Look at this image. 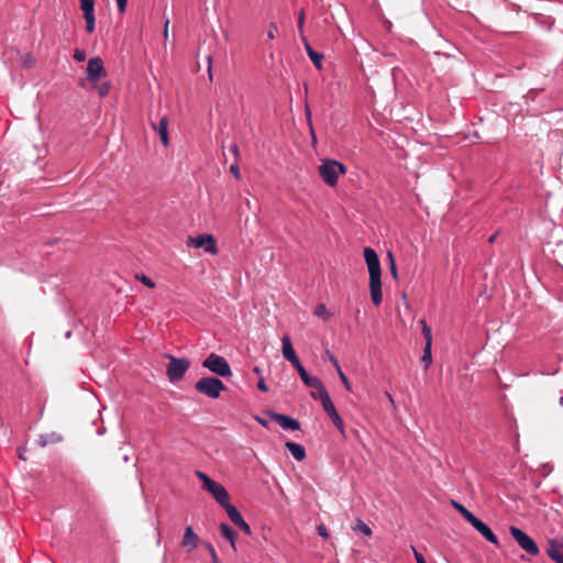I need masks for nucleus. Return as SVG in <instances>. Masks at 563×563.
<instances>
[{"mask_svg":"<svg viewBox=\"0 0 563 563\" xmlns=\"http://www.w3.org/2000/svg\"><path fill=\"white\" fill-rule=\"evenodd\" d=\"M117 1V5H118V10L122 13L125 11L126 9V4H128V1L129 0H115Z\"/></svg>","mask_w":563,"mask_h":563,"instance_id":"nucleus-43","label":"nucleus"},{"mask_svg":"<svg viewBox=\"0 0 563 563\" xmlns=\"http://www.w3.org/2000/svg\"><path fill=\"white\" fill-rule=\"evenodd\" d=\"M256 420H257L262 426H264V427H266V426H267V423H266V421H265V420H263V419H261V418H256Z\"/></svg>","mask_w":563,"mask_h":563,"instance_id":"nucleus-53","label":"nucleus"},{"mask_svg":"<svg viewBox=\"0 0 563 563\" xmlns=\"http://www.w3.org/2000/svg\"><path fill=\"white\" fill-rule=\"evenodd\" d=\"M432 345H424L423 354L421 356V361L424 364L426 368H429V366L432 363V352H431Z\"/></svg>","mask_w":563,"mask_h":563,"instance_id":"nucleus-29","label":"nucleus"},{"mask_svg":"<svg viewBox=\"0 0 563 563\" xmlns=\"http://www.w3.org/2000/svg\"><path fill=\"white\" fill-rule=\"evenodd\" d=\"M153 129L158 133L164 146L168 145V119L163 117L158 123H153Z\"/></svg>","mask_w":563,"mask_h":563,"instance_id":"nucleus-17","label":"nucleus"},{"mask_svg":"<svg viewBox=\"0 0 563 563\" xmlns=\"http://www.w3.org/2000/svg\"><path fill=\"white\" fill-rule=\"evenodd\" d=\"M205 490L210 493L214 500L221 505L225 503L227 499H230L229 494L227 489L219 483L211 479L205 487H202Z\"/></svg>","mask_w":563,"mask_h":563,"instance_id":"nucleus-11","label":"nucleus"},{"mask_svg":"<svg viewBox=\"0 0 563 563\" xmlns=\"http://www.w3.org/2000/svg\"><path fill=\"white\" fill-rule=\"evenodd\" d=\"M470 525L488 542L498 547L499 541L493 530L479 518L475 517Z\"/></svg>","mask_w":563,"mask_h":563,"instance_id":"nucleus-10","label":"nucleus"},{"mask_svg":"<svg viewBox=\"0 0 563 563\" xmlns=\"http://www.w3.org/2000/svg\"><path fill=\"white\" fill-rule=\"evenodd\" d=\"M257 388L262 391H268V387L263 377L260 378V380L257 383Z\"/></svg>","mask_w":563,"mask_h":563,"instance_id":"nucleus-45","label":"nucleus"},{"mask_svg":"<svg viewBox=\"0 0 563 563\" xmlns=\"http://www.w3.org/2000/svg\"><path fill=\"white\" fill-rule=\"evenodd\" d=\"M196 476L202 482V487H205L212 478L209 477L206 473L201 471H196Z\"/></svg>","mask_w":563,"mask_h":563,"instance_id":"nucleus-35","label":"nucleus"},{"mask_svg":"<svg viewBox=\"0 0 563 563\" xmlns=\"http://www.w3.org/2000/svg\"><path fill=\"white\" fill-rule=\"evenodd\" d=\"M318 172L325 185L334 187L339 181V177L346 173V167L335 159H322Z\"/></svg>","mask_w":563,"mask_h":563,"instance_id":"nucleus-2","label":"nucleus"},{"mask_svg":"<svg viewBox=\"0 0 563 563\" xmlns=\"http://www.w3.org/2000/svg\"><path fill=\"white\" fill-rule=\"evenodd\" d=\"M353 530L354 532H360L367 537L372 534V529L361 519L356 520V525L353 527Z\"/></svg>","mask_w":563,"mask_h":563,"instance_id":"nucleus-27","label":"nucleus"},{"mask_svg":"<svg viewBox=\"0 0 563 563\" xmlns=\"http://www.w3.org/2000/svg\"><path fill=\"white\" fill-rule=\"evenodd\" d=\"M560 405L563 407V396L560 397Z\"/></svg>","mask_w":563,"mask_h":563,"instance_id":"nucleus-55","label":"nucleus"},{"mask_svg":"<svg viewBox=\"0 0 563 563\" xmlns=\"http://www.w3.org/2000/svg\"><path fill=\"white\" fill-rule=\"evenodd\" d=\"M230 172L234 175L236 179H241V172L238 164H232L230 166Z\"/></svg>","mask_w":563,"mask_h":563,"instance_id":"nucleus-42","label":"nucleus"},{"mask_svg":"<svg viewBox=\"0 0 563 563\" xmlns=\"http://www.w3.org/2000/svg\"><path fill=\"white\" fill-rule=\"evenodd\" d=\"M98 433H99V434H102V433H103V429H100V430L98 431Z\"/></svg>","mask_w":563,"mask_h":563,"instance_id":"nucleus-57","label":"nucleus"},{"mask_svg":"<svg viewBox=\"0 0 563 563\" xmlns=\"http://www.w3.org/2000/svg\"><path fill=\"white\" fill-rule=\"evenodd\" d=\"M509 532L511 537L515 539L517 544L526 551L528 554L532 556H537L540 553V549L536 541L528 536L525 531L517 528L516 526H510Z\"/></svg>","mask_w":563,"mask_h":563,"instance_id":"nucleus-6","label":"nucleus"},{"mask_svg":"<svg viewBox=\"0 0 563 563\" xmlns=\"http://www.w3.org/2000/svg\"><path fill=\"white\" fill-rule=\"evenodd\" d=\"M317 530H318V533H319L321 537H323V538H328V536H329V534H328V530H327V528H325V526H324V525H319V526L317 527Z\"/></svg>","mask_w":563,"mask_h":563,"instance_id":"nucleus-44","label":"nucleus"},{"mask_svg":"<svg viewBox=\"0 0 563 563\" xmlns=\"http://www.w3.org/2000/svg\"><path fill=\"white\" fill-rule=\"evenodd\" d=\"M210 556H212L213 563H217L218 556L214 548L210 544L209 545Z\"/></svg>","mask_w":563,"mask_h":563,"instance_id":"nucleus-47","label":"nucleus"},{"mask_svg":"<svg viewBox=\"0 0 563 563\" xmlns=\"http://www.w3.org/2000/svg\"><path fill=\"white\" fill-rule=\"evenodd\" d=\"M202 366L220 377L232 376V369L228 361L216 353L209 354L202 362Z\"/></svg>","mask_w":563,"mask_h":563,"instance_id":"nucleus-4","label":"nucleus"},{"mask_svg":"<svg viewBox=\"0 0 563 563\" xmlns=\"http://www.w3.org/2000/svg\"><path fill=\"white\" fill-rule=\"evenodd\" d=\"M310 388L314 389L311 391L310 396L314 400H320L322 406H324L325 401L327 402L331 401L330 395H329L328 390L325 389L321 379H319V384L311 386Z\"/></svg>","mask_w":563,"mask_h":563,"instance_id":"nucleus-16","label":"nucleus"},{"mask_svg":"<svg viewBox=\"0 0 563 563\" xmlns=\"http://www.w3.org/2000/svg\"><path fill=\"white\" fill-rule=\"evenodd\" d=\"M364 260L367 265L369 275V294L375 306H379L383 301L382 292V268L379 257L372 247L364 249Z\"/></svg>","mask_w":563,"mask_h":563,"instance_id":"nucleus-1","label":"nucleus"},{"mask_svg":"<svg viewBox=\"0 0 563 563\" xmlns=\"http://www.w3.org/2000/svg\"><path fill=\"white\" fill-rule=\"evenodd\" d=\"M220 531L223 538L230 541L231 547L235 549V532L228 523L220 525Z\"/></svg>","mask_w":563,"mask_h":563,"instance_id":"nucleus-21","label":"nucleus"},{"mask_svg":"<svg viewBox=\"0 0 563 563\" xmlns=\"http://www.w3.org/2000/svg\"><path fill=\"white\" fill-rule=\"evenodd\" d=\"M187 246H191L195 249L203 247L205 252L211 255H216L218 253L216 240L210 234H199L196 236H189L187 241Z\"/></svg>","mask_w":563,"mask_h":563,"instance_id":"nucleus-7","label":"nucleus"},{"mask_svg":"<svg viewBox=\"0 0 563 563\" xmlns=\"http://www.w3.org/2000/svg\"><path fill=\"white\" fill-rule=\"evenodd\" d=\"M495 240H496V234H493V235H490V236L488 238V242H489V243L495 242Z\"/></svg>","mask_w":563,"mask_h":563,"instance_id":"nucleus-52","label":"nucleus"},{"mask_svg":"<svg viewBox=\"0 0 563 563\" xmlns=\"http://www.w3.org/2000/svg\"><path fill=\"white\" fill-rule=\"evenodd\" d=\"M20 65L24 69H30L35 65V58L32 54L26 53L21 56Z\"/></svg>","mask_w":563,"mask_h":563,"instance_id":"nucleus-26","label":"nucleus"},{"mask_svg":"<svg viewBox=\"0 0 563 563\" xmlns=\"http://www.w3.org/2000/svg\"><path fill=\"white\" fill-rule=\"evenodd\" d=\"M314 314L322 318H328V311L324 305H319L314 309Z\"/></svg>","mask_w":563,"mask_h":563,"instance_id":"nucleus-36","label":"nucleus"},{"mask_svg":"<svg viewBox=\"0 0 563 563\" xmlns=\"http://www.w3.org/2000/svg\"><path fill=\"white\" fill-rule=\"evenodd\" d=\"M548 556L555 563H563V542L552 539L547 548Z\"/></svg>","mask_w":563,"mask_h":563,"instance_id":"nucleus-12","label":"nucleus"},{"mask_svg":"<svg viewBox=\"0 0 563 563\" xmlns=\"http://www.w3.org/2000/svg\"><path fill=\"white\" fill-rule=\"evenodd\" d=\"M168 21L165 22V34L167 35Z\"/></svg>","mask_w":563,"mask_h":563,"instance_id":"nucleus-54","label":"nucleus"},{"mask_svg":"<svg viewBox=\"0 0 563 563\" xmlns=\"http://www.w3.org/2000/svg\"><path fill=\"white\" fill-rule=\"evenodd\" d=\"M387 396H388L389 400H390L391 402H394L391 395L387 394Z\"/></svg>","mask_w":563,"mask_h":563,"instance_id":"nucleus-56","label":"nucleus"},{"mask_svg":"<svg viewBox=\"0 0 563 563\" xmlns=\"http://www.w3.org/2000/svg\"><path fill=\"white\" fill-rule=\"evenodd\" d=\"M452 506L462 515L470 523L476 516L457 501H452Z\"/></svg>","mask_w":563,"mask_h":563,"instance_id":"nucleus-24","label":"nucleus"},{"mask_svg":"<svg viewBox=\"0 0 563 563\" xmlns=\"http://www.w3.org/2000/svg\"><path fill=\"white\" fill-rule=\"evenodd\" d=\"M301 41L305 45V48L307 51V54L309 58L311 59L312 64L318 68L322 69V60H323V54L316 52L310 43L308 42L307 37L305 35H301Z\"/></svg>","mask_w":563,"mask_h":563,"instance_id":"nucleus-15","label":"nucleus"},{"mask_svg":"<svg viewBox=\"0 0 563 563\" xmlns=\"http://www.w3.org/2000/svg\"><path fill=\"white\" fill-rule=\"evenodd\" d=\"M74 58L77 62H84L86 59V53L84 49L76 48L74 51Z\"/></svg>","mask_w":563,"mask_h":563,"instance_id":"nucleus-37","label":"nucleus"},{"mask_svg":"<svg viewBox=\"0 0 563 563\" xmlns=\"http://www.w3.org/2000/svg\"><path fill=\"white\" fill-rule=\"evenodd\" d=\"M388 258L390 262V273H391L393 277L395 279H397V277H398L397 267H396L395 258H394V255L391 252H388Z\"/></svg>","mask_w":563,"mask_h":563,"instance_id":"nucleus-32","label":"nucleus"},{"mask_svg":"<svg viewBox=\"0 0 563 563\" xmlns=\"http://www.w3.org/2000/svg\"><path fill=\"white\" fill-rule=\"evenodd\" d=\"M84 18L86 21V31H87V33L90 34L95 31L96 16H95V14H92V15H84Z\"/></svg>","mask_w":563,"mask_h":563,"instance_id":"nucleus-30","label":"nucleus"},{"mask_svg":"<svg viewBox=\"0 0 563 563\" xmlns=\"http://www.w3.org/2000/svg\"><path fill=\"white\" fill-rule=\"evenodd\" d=\"M422 327V335L426 340V345H432V332L426 320H420Z\"/></svg>","mask_w":563,"mask_h":563,"instance_id":"nucleus-28","label":"nucleus"},{"mask_svg":"<svg viewBox=\"0 0 563 563\" xmlns=\"http://www.w3.org/2000/svg\"><path fill=\"white\" fill-rule=\"evenodd\" d=\"M285 446L296 461L300 462L306 457V449L303 445L288 441L286 442Z\"/></svg>","mask_w":563,"mask_h":563,"instance_id":"nucleus-18","label":"nucleus"},{"mask_svg":"<svg viewBox=\"0 0 563 563\" xmlns=\"http://www.w3.org/2000/svg\"><path fill=\"white\" fill-rule=\"evenodd\" d=\"M253 372H254L256 375H260V376H261V369H260V367H258V366H255V367L253 368Z\"/></svg>","mask_w":563,"mask_h":563,"instance_id":"nucleus-51","label":"nucleus"},{"mask_svg":"<svg viewBox=\"0 0 563 563\" xmlns=\"http://www.w3.org/2000/svg\"><path fill=\"white\" fill-rule=\"evenodd\" d=\"M276 31H277L276 24L274 22H271L269 25H268L267 37L269 40H274Z\"/></svg>","mask_w":563,"mask_h":563,"instance_id":"nucleus-38","label":"nucleus"},{"mask_svg":"<svg viewBox=\"0 0 563 563\" xmlns=\"http://www.w3.org/2000/svg\"><path fill=\"white\" fill-rule=\"evenodd\" d=\"M108 87H103L102 89H100V95L106 96L108 93Z\"/></svg>","mask_w":563,"mask_h":563,"instance_id":"nucleus-50","label":"nucleus"},{"mask_svg":"<svg viewBox=\"0 0 563 563\" xmlns=\"http://www.w3.org/2000/svg\"><path fill=\"white\" fill-rule=\"evenodd\" d=\"M199 538L192 530L190 526H188L185 530V534L181 541V547L186 549L187 552H191L198 545Z\"/></svg>","mask_w":563,"mask_h":563,"instance_id":"nucleus-14","label":"nucleus"},{"mask_svg":"<svg viewBox=\"0 0 563 563\" xmlns=\"http://www.w3.org/2000/svg\"><path fill=\"white\" fill-rule=\"evenodd\" d=\"M84 15L95 14V0H79Z\"/></svg>","mask_w":563,"mask_h":563,"instance_id":"nucleus-25","label":"nucleus"},{"mask_svg":"<svg viewBox=\"0 0 563 563\" xmlns=\"http://www.w3.org/2000/svg\"><path fill=\"white\" fill-rule=\"evenodd\" d=\"M322 408L325 411V413L330 417L333 424L343 433L344 432V423H343L342 418L338 413L333 401L332 400L329 402L325 401V404H324V406H322Z\"/></svg>","mask_w":563,"mask_h":563,"instance_id":"nucleus-13","label":"nucleus"},{"mask_svg":"<svg viewBox=\"0 0 563 563\" xmlns=\"http://www.w3.org/2000/svg\"><path fill=\"white\" fill-rule=\"evenodd\" d=\"M107 71L103 66V62L99 57H95L89 59L87 64V79L89 81H98L102 77H106Z\"/></svg>","mask_w":563,"mask_h":563,"instance_id":"nucleus-8","label":"nucleus"},{"mask_svg":"<svg viewBox=\"0 0 563 563\" xmlns=\"http://www.w3.org/2000/svg\"><path fill=\"white\" fill-rule=\"evenodd\" d=\"M338 373H339V377L341 379V382L343 383V385L345 386V388L347 390H351V384H350V380L349 378L346 377V375L342 372L341 367L336 369Z\"/></svg>","mask_w":563,"mask_h":563,"instance_id":"nucleus-34","label":"nucleus"},{"mask_svg":"<svg viewBox=\"0 0 563 563\" xmlns=\"http://www.w3.org/2000/svg\"><path fill=\"white\" fill-rule=\"evenodd\" d=\"M303 23H305V11H303V9H301L299 11L298 21H297V26H298V30L300 32V36L305 35L303 34Z\"/></svg>","mask_w":563,"mask_h":563,"instance_id":"nucleus-31","label":"nucleus"},{"mask_svg":"<svg viewBox=\"0 0 563 563\" xmlns=\"http://www.w3.org/2000/svg\"><path fill=\"white\" fill-rule=\"evenodd\" d=\"M411 550L413 552V556L417 563H427L423 555L416 550L413 545H411Z\"/></svg>","mask_w":563,"mask_h":563,"instance_id":"nucleus-39","label":"nucleus"},{"mask_svg":"<svg viewBox=\"0 0 563 563\" xmlns=\"http://www.w3.org/2000/svg\"><path fill=\"white\" fill-rule=\"evenodd\" d=\"M240 529H241L244 533H246V534H249V536L251 534V528H250V526H249V523H247L246 521H245V522L240 527Z\"/></svg>","mask_w":563,"mask_h":563,"instance_id":"nucleus-46","label":"nucleus"},{"mask_svg":"<svg viewBox=\"0 0 563 563\" xmlns=\"http://www.w3.org/2000/svg\"><path fill=\"white\" fill-rule=\"evenodd\" d=\"M288 361L297 369V372H299L301 368H303V366L297 355L295 356V358H289Z\"/></svg>","mask_w":563,"mask_h":563,"instance_id":"nucleus-41","label":"nucleus"},{"mask_svg":"<svg viewBox=\"0 0 563 563\" xmlns=\"http://www.w3.org/2000/svg\"><path fill=\"white\" fill-rule=\"evenodd\" d=\"M325 355L327 358L335 366L336 369L340 368L338 358L330 351H327Z\"/></svg>","mask_w":563,"mask_h":563,"instance_id":"nucleus-40","label":"nucleus"},{"mask_svg":"<svg viewBox=\"0 0 563 563\" xmlns=\"http://www.w3.org/2000/svg\"><path fill=\"white\" fill-rule=\"evenodd\" d=\"M62 441V437L55 432L41 434L37 439V443L40 446H46L51 443H57Z\"/></svg>","mask_w":563,"mask_h":563,"instance_id":"nucleus-20","label":"nucleus"},{"mask_svg":"<svg viewBox=\"0 0 563 563\" xmlns=\"http://www.w3.org/2000/svg\"><path fill=\"white\" fill-rule=\"evenodd\" d=\"M230 151L234 154L235 157L239 156V146L236 144H232L230 146Z\"/></svg>","mask_w":563,"mask_h":563,"instance_id":"nucleus-48","label":"nucleus"},{"mask_svg":"<svg viewBox=\"0 0 563 563\" xmlns=\"http://www.w3.org/2000/svg\"><path fill=\"white\" fill-rule=\"evenodd\" d=\"M136 277L145 286H147L150 288H154L155 287L154 282L148 276L142 274L141 276H136Z\"/></svg>","mask_w":563,"mask_h":563,"instance_id":"nucleus-33","label":"nucleus"},{"mask_svg":"<svg viewBox=\"0 0 563 563\" xmlns=\"http://www.w3.org/2000/svg\"><path fill=\"white\" fill-rule=\"evenodd\" d=\"M282 344H283V356L288 361L289 358H295V356L297 355L294 347H292V343H291V340L289 338V335H284L283 339H282Z\"/></svg>","mask_w":563,"mask_h":563,"instance_id":"nucleus-19","label":"nucleus"},{"mask_svg":"<svg viewBox=\"0 0 563 563\" xmlns=\"http://www.w3.org/2000/svg\"><path fill=\"white\" fill-rule=\"evenodd\" d=\"M266 415L284 430H300V422L295 418L275 411H267Z\"/></svg>","mask_w":563,"mask_h":563,"instance_id":"nucleus-9","label":"nucleus"},{"mask_svg":"<svg viewBox=\"0 0 563 563\" xmlns=\"http://www.w3.org/2000/svg\"><path fill=\"white\" fill-rule=\"evenodd\" d=\"M301 380L303 382V384L307 386V387H311V386H314L317 384H319V377L317 376H311L308 374V372L306 371V368H301L299 372H298Z\"/></svg>","mask_w":563,"mask_h":563,"instance_id":"nucleus-23","label":"nucleus"},{"mask_svg":"<svg viewBox=\"0 0 563 563\" xmlns=\"http://www.w3.org/2000/svg\"><path fill=\"white\" fill-rule=\"evenodd\" d=\"M166 357L169 360L166 368L167 377L170 383H176L185 376L190 366V361L185 357H175L172 354H166Z\"/></svg>","mask_w":563,"mask_h":563,"instance_id":"nucleus-5","label":"nucleus"},{"mask_svg":"<svg viewBox=\"0 0 563 563\" xmlns=\"http://www.w3.org/2000/svg\"><path fill=\"white\" fill-rule=\"evenodd\" d=\"M220 506L225 509L227 515H228L229 519L231 520V522H234L238 518H240L242 516L240 514V511L236 509V507L233 506L232 504H230L229 499H227L225 503L221 504Z\"/></svg>","mask_w":563,"mask_h":563,"instance_id":"nucleus-22","label":"nucleus"},{"mask_svg":"<svg viewBox=\"0 0 563 563\" xmlns=\"http://www.w3.org/2000/svg\"><path fill=\"white\" fill-rule=\"evenodd\" d=\"M195 389L201 395L217 399L221 391L227 390V386L217 377L206 376L196 382Z\"/></svg>","mask_w":563,"mask_h":563,"instance_id":"nucleus-3","label":"nucleus"},{"mask_svg":"<svg viewBox=\"0 0 563 563\" xmlns=\"http://www.w3.org/2000/svg\"><path fill=\"white\" fill-rule=\"evenodd\" d=\"M245 522V520L243 519V517L241 516L240 518H238L234 522H232L234 526H236L238 528H240L243 523Z\"/></svg>","mask_w":563,"mask_h":563,"instance_id":"nucleus-49","label":"nucleus"}]
</instances>
